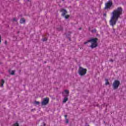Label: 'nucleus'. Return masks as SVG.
Here are the masks:
<instances>
[{
  "instance_id": "obj_22",
  "label": "nucleus",
  "mask_w": 126,
  "mask_h": 126,
  "mask_svg": "<svg viewBox=\"0 0 126 126\" xmlns=\"http://www.w3.org/2000/svg\"><path fill=\"white\" fill-rule=\"evenodd\" d=\"M104 15H106V14H105Z\"/></svg>"
},
{
  "instance_id": "obj_9",
  "label": "nucleus",
  "mask_w": 126,
  "mask_h": 126,
  "mask_svg": "<svg viewBox=\"0 0 126 126\" xmlns=\"http://www.w3.org/2000/svg\"><path fill=\"white\" fill-rule=\"evenodd\" d=\"M3 83H4V80H1L0 83V87H3Z\"/></svg>"
},
{
  "instance_id": "obj_19",
  "label": "nucleus",
  "mask_w": 126,
  "mask_h": 126,
  "mask_svg": "<svg viewBox=\"0 0 126 126\" xmlns=\"http://www.w3.org/2000/svg\"><path fill=\"white\" fill-rule=\"evenodd\" d=\"M64 117H65V119H66V117H67V115H65Z\"/></svg>"
},
{
  "instance_id": "obj_10",
  "label": "nucleus",
  "mask_w": 126,
  "mask_h": 126,
  "mask_svg": "<svg viewBox=\"0 0 126 126\" xmlns=\"http://www.w3.org/2000/svg\"><path fill=\"white\" fill-rule=\"evenodd\" d=\"M20 23L22 24V23H25V19L22 18L20 20Z\"/></svg>"
},
{
  "instance_id": "obj_2",
  "label": "nucleus",
  "mask_w": 126,
  "mask_h": 126,
  "mask_svg": "<svg viewBox=\"0 0 126 126\" xmlns=\"http://www.w3.org/2000/svg\"><path fill=\"white\" fill-rule=\"evenodd\" d=\"M97 41H98L97 38H91L90 40H88L87 42H84V44L86 45V44H88V43H91V45L90 46L92 49H94V48H96L98 44H97Z\"/></svg>"
},
{
  "instance_id": "obj_18",
  "label": "nucleus",
  "mask_w": 126,
  "mask_h": 126,
  "mask_svg": "<svg viewBox=\"0 0 126 126\" xmlns=\"http://www.w3.org/2000/svg\"><path fill=\"white\" fill-rule=\"evenodd\" d=\"M66 123L68 124V120L66 119Z\"/></svg>"
},
{
  "instance_id": "obj_8",
  "label": "nucleus",
  "mask_w": 126,
  "mask_h": 126,
  "mask_svg": "<svg viewBox=\"0 0 126 126\" xmlns=\"http://www.w3.org/2000/svg\"><path fill=\"white\" fill-rule=\"evenodd\" d=\"M63 96H64L65 97H67V96H68V91L67 90H65L64 91V92L63 93Z\"/></svg>"
},
{
  "instance_id": "obj_1",
  "label": "nucleus",
  "mask_w": 126,
  "mask_h": 126,
  "mask_svg": "<svg viewBox=\"0 0 126 126\" xmlns=\"http://www.w3.org/2000/svg\"><path fill=\"white\" fill-rule=\"evenodd\" d=\"M122 13L123 9L121 7H119L117 9L114 10L112 12V15L109 21L111 26L114 27V26L116 25L117 21H118L119 18H120V16L122 15Z\"/></svg>"
},
{
  "instance_id": "obj_17",
  "label": "nucleus",
  "mask_w": 126,
  "mask_h": 126,
  "mask_svg": "<svg viewBox=\"0 0 126 126\" xmlns=\"http://www.w3.org/2000/svg\"><path fill=\"white\" fill-rule=\"evenodd\" d=\"M43 41H47V38H43Z\"/></svg>"
},
{
  "instance_id": "obj_16",
  "label": "nucleus",
  "mask_w": 126,
  "mask_h": 126,
  "mask_svg": "<svg viewBox=\"0 0 126 126\" xmlns=\"http://www.w3.org/2000/svg\"><path fill=\"white\" fill-rule=\"evenodd\" d=\"M13 21H17V19H16V18H14L13 19Z\"/></svg>"
},
{
  "instance_id": "obj_13",
  "label": "nucleus",
  "mask_w": 126,
  "mask_h": 126,
  "mask_svg": "<svg viewBox=\"0 0 126 126\" xmlns=\"http://www.w3.org/2000/svg\"><path fill=\"white\" fill-rule=\"evenodd\" d=\"M14 72H15L14 70H12L10 72V74L13 75L14 74Z\"/></svg>"
},
{
  "instance_id": "obj_5",
  "label": "nucleus",
  "mask_w": 126,
  "mask_h": 126,
  "mask_svg": "<svg viewBox=\"0 0 126 126\" xmlns=\"http://www.w3.org/2000/svg\"><path fill=\"white\" fill-rule=\"evenodd\" d=\"M119 85H120V81L118 80L115 81L113 84L114 89H117Z\"/></svg>"
},
{
  "instance_id": "obj_14",
  "label": "nucleus",
  "mask_w": 126,
  "mask_h": 126,
  "mask_svg": "<svg viewBox=\"0 0 126 126\" xmlns=\"http://www.w3.org/2000/svg\"><path fill=\"white\" fill-rule=\"evenodd\" d=\"M64 17H65V19H67V18H68V17H69V15H65V16H64Z\"/></svg>"
},
{
  "instance_id": "obj_4",
  "label": "nucleus",
  "mask_w": 126,
  "mask_h": 126,
  "mask_svg": "<svg viewBox=\"0 0 126 126\" xmlns=\"http://www.w3.org/2000/svg\"><path fill=\"white\" fill-rule=\"evenodd\" d=\"M112 5L113 2H112L111 0H109L108 2L105 4V9L110 8Z\"/></svg>"
},
{
  "instance_id": "obj_11",
  "label": "nucleus",
  "mask_w": 126,
  "mask_h": 126,
  "mask_svg": "<svg viewBox=\"0 0 126 126\" xmlns=\"http://www.w3.org/2000/svg\"><path fill=\"white\" fill-rule=\"evenodd\" d=\"M66 101H67V97H65L63 99V103H65L66 102Z\"/></svg>"
},
{
  "instance_id": "obj_3",
  "label": "nucleus",
  "mask_w": 126,
  "mask_h": 126,
  "mask_svg": "<svg viewBox=\"0 0 126 126\" xmlns=\"http://www.w3.org/2000/svg\"><path fill=\"white\" fill-rule=\"evenodd\" d=\"M79 74L81 76L85 75V74H86V69L80 67L79 69Z\"/></svg>"
},
{
  "instance_id": "obj_6",
  "label": "nucleus",
  "mask_w": 126,
  "mask_h": 126,
  "mask_svg": "<svg viewBox=\"0 0 126 126\" xmlns=\"http://www.w3.org/2000/svg\"><path fill=\"white\" fill-rule=\"evenodd\" d=\"M49 103V98L46 97L44 99L43 101L41 102L42 105H47Z\"/></svg>"
},
{
  "instance_id": "obj_15",
  "label": "nucleus",
  "mask_w": 126,
  "mask_h": 126,
  "mask_svg": "<svg viewBox=\"0 0 126 126\" xmlns=\"http://www.w3.org/2000/svg\"><path fill=\"white\" fill-rule=\"evenodd\" d=\"M34 104H35L36 105H39V104H40V102H39V101H35Z\"/></svg>"
},
{
  "instance_id": "obj_21",
  "label": "nucleus",
  "mask_w": 126,
  "mask_h": 126,
  "mask_svg": "<svg viewBox=\"0 0 126 126\" xmlns=\"http://www.w3.org/2000/svg\"><path fill=\"white\" fill-rule=\"evenodd\" d=\"M94 32H96V30H94Z\"/></svg>"
},
{
  "instance_id": "obj_12",
  "label": "nucleus",
  "mask_w": 126,
  "mask_h": 126,
  "mask_svg": "<svg viewBox=\"0 0 126 126\" xmlns=\"http://www.w3.org/2000/svg\"><path fill=\"white\" fill-rule=\"evenodd\" d=\"M105 81H106L105 82L106 85H109V81H108V79H106Z\"/></svg>"
},
{
  "instance_id": "obj_20",
  "label": "nucleus",
  "mask_w": 126,
  "mask_h": 126,
  "mask_svg": "<svg viewBox=\"0 0 126 126\" xmlns=\"http://www.w3.org/2000/svg\"><path fill=\"white\" fill-rule=\"evenodd\" d=\"M110 62H113V60H110Z\"/></svg>"
},
{
  "instance_id": "obj_7",
  "label": "nucleus",
  "mask_w": 126,
  "mask_h": 126,
  "mask_svg": "<svg viewBox=\"0 0 126 126\" xmlns=\"http://www.w3.org/2000/svg\"><path fill=\"white\" fill-rule=\"evenodd\" d=\"M61 11L62 12V16H64L65 14L67 13L66 10L64 9H61Z\"/></svg>"
}]
</instances>
